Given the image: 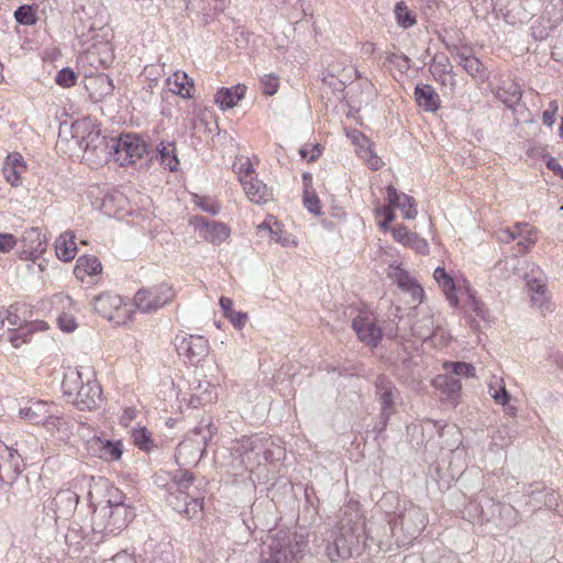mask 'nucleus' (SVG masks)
<instances>
[{
    "label": "nucleus",
    "mask_w": 563,
    "mask_h": 563,
    "mask_svg": "<svg viewBox=\"0 0 563 563\" xmlns=\"http://www.w3.org/2000/svg\"><path fill=\"white\" fill-rule=\"evenodd\" d=\"M386 190L389 207L393 209L398 208L401 210L402 217L405 219L412 220L417 217L418 211L416 208L415 199L411 196L398 191L391 185H389Z\"/></svg>",
    "instance_id": "22"
},
{
    "label": "nucleus",
    "mask_w": 563,
    "mask_h": 563,
    "mask_svg": "<svg viewBox=\"0 0 563 563\" xmlns=\"http://www.w3.org/2000/svg\"><path fill=\"white\" fill-rule=\"evenodd\" d=\"M234 167L236 168V174L239 176L241 184H242V178L250 179L251 177H253L254 168L249 158H245L240 164L235 163Z\"/></svg>",
    "instance_id": "56"
},
{
    "label": "nucleus",
    "mask_w": 563,
    "mask_h": 563,
    "mask_svg": "<svg viewBox=\"0 0 563 563\" xmlns=\"http://www.w3.org/2000/svg\"><path fill=\"white\" fill-rule=\"evenodd\" d=\"M323 81L333 89V92H338L341 95L343 93L346 86V81L339 79L333 75H330L328 78H324Z\"/></svg>",
    "instance_id": "62"
},
{
    "label": "nucleus",
    "mask_w": 563,
    "mask_h": 563,
    "mask_svg": "<svg viewBox=\"0 0 563 563\" xmlns=\"http://www.w3.org/2000/svg\"><path fill=\"white\" fill-rule=\"evenodd\" d=\"M111 139L108 141L99 131L90 132L86 139V151H92L97 154L111 152Z\"/></svg>",
    "instance_id": "39"
},
{
    "label": "nucleus",
    "mask_w": 563,
    "mask_h": 563,
    "mask_svg": "<svg viewBox=\"0 0 563 563\" xmlns=\"http://www.w3.org/2000/svg\"><path fill=\"white\" fill-rule=\"evenodd\" d=\"M521 227H526V223L518 222L514 228H508L499 232L498 240L500 242L509 243L519 238L516 249L514 250V257L506 261V266H510L514 272V276L523 279L526 282V286H528V272L525 269V265L528 262L523 256L528 249V245L526 244L528 238L523 235Z\"/></svg>",
    "instance_id": "8"
},
{
    "label": "nucleus",
    "mask_w": 563,
    "mask_h": 563,
    "mask_svg": "<svg viewBox=\"0 0 563 563\" xmlns=\"http://www.w3.org/2000/svg\"><path fill=\"white\" fill-rule=\"evenodd\" d=\"M25 169V165L10 166L9 164H3L2 173L7 181L16 187L20 184V176Z\"/></svg>",
    "instance_id": "47"
},
{
    "label": "nucleus",
    "mask_w": 563,
    "mask_h": 563,
    "mask_svg": "<svg viewBox=\"0 0 563 563\" xmlns=\"http://www.w3.org/2000/svg\"><path fill=\"white\" fill-rule=\"evenodd\" d=\"M340 521L327 538L325 554L332 561L360 556L366 548L367 531L361 505L349 500L340 510Z\"/></svg>",
    "instance_id": "1"
},
{
    "label": "nucleus",
    "mask_w": 563,
    "mask_h": 563,
    "mask_svg": "<svg viewBox=\"0 0 563 563\" xmlns=\"http://www.w3.org/2000/svg\"><path fill=\"white\" fill-rule=\"evenodd\" d=\"M58 327L64 332L70 333L77 328V323L75 321V318L73 316H69L67 313H63L57 319Z\"/></svg>",
    "instance_id": "59"
},
{
    "label": "nucleus",
    "mask_w": 563,
    "mask_h": 563,
    "mask_svg": "<svg viewBox=\"0 0 563 563\" xmlns=\"http://www.w3.org/2000/svg\"><path fill=\"white\" fill-rule=\"evenodd\" d=\"M188 405L198 408L212 404L217 399L216 387L208 380H197L191 384Z\"/></svg>",
    "instance_id": "23"
},
{
    "label": "nucleus",
    "mask_w": 563,
    "mask_h": 563,
    "mask_svg": "<svg viewBox=\"0 0 563 563\" xmlns=\"http://www.w3.org/2000/svg\"><path fill=\"white\" fill-rule=\"evenodd\" d=\"M192 433L196 437H201L200 439H195L194 440L197 444H201L202 443L203 445H206L208 440H210L212 438V434H213L212 426H211V423L203 424L201 422L199 426H197L192 430Z\"/></svg>",
    "instance_id": "55"
},
{
    "label": "nucleus",
    "mask_w": 563,
    "mask_h": 563,
    "mask_svg": "<svg viewBox=\"0 0 563 563\" xmlns=\"http://www.w3.org/2000/svg\"><path fill=\"white\" fill-rule=\"evenodd\" d=\"M444 368L449 374H453L461 377H474L475 367L465 362H446Z\"/></svg>",
    "instance_id": "43"
},
{
    "label": "nucleus",
    "mask_w": 563,
    "mask_h": 563,
    "mask_svg": "<svg viewBox=\"0 0 563 563\" xmlns=\"http://www.w3.org/2000/svg\"><path fill=\"white\" fill-rule=\"evenodd\" d=\"M352 328L361 342L371 347H376L382 340V329L368 316H357L352 321Z\"/></svg>",
    "instance_id": "21"
},
{
    "label": "nucleus",
    "mask_w": 563,
    "mask_h": 563,
    "mask_svg": "<svg viewBox=\"0 0 563 563\" xmlns=\"http://www.w3.org/2000/svg\"><path fill=\"white\" fill-rule=\"evenodd\" d=\"M545 13L548 19L554 25L555 23L563 20V0H552L545 7Z\"/></svg>",
    "instance_id": "49"
},
{
    "label": "nucleus",
    "mask_w": 563,
    "mask_h": 563,
    "mask_svg": "<svg viewBox=\"0 0 563 563\" xmlns=\"http://www.w3.org/2000/svg\"><path fill=\"white\" fill-rule=\"evenodd\" d=\"M23 460L16 450L0 445V484H12L22 472Z\"/></svg>",
    "instance_id": "18"
},
{
    "label": "nucleus",
    "mask_w": 563,
    "mask_h": 563,
    "mask_svg": "<svg viewBox=\"0 0 563 563\" xmlns=\"http://www.w3.org/2000/svg\"><path fill=\"white\" fill-rule=\"evenodd\" d=\"M558 109H559L558 102L556 101H551L550 104H549V108L543 111V113H542V123L545 126L551 128L554 124Z\"/></svg>",
    "instance_id": "58"
},
{
    "label": "nucleus",
    "mask_w": 563,
    "mask_h": 563,
    "mask_svg": "<svg viewBox=\"0 0 563 563\" xmlns=\"http://www.w3.org/2000/svg\"><path fill=\"white\" fill-rule=\"evenodd\" d=\"M412 333L420 340L427 341L433 336L434 321L431 316H424L412 324Z\"/></svg>",
    "instance_id": "40"
},
{
    "label": "nucleus",
    "mask_w": 563,
    "mask_h": 563,
    "mask_svg": "<svg viewBox=\"0 0 563 563\" xmlns=\"http://www.w3.org/2000/svg\"><path fill=\"white\" fill-rule=\"evenodd\" d=\"M190 224L195 228L200 238L213 245L221 244L230 235V229L227 224L202 216L194 217L190 220Z\"/></svg>",
    "instance_id": "14"
},
{
    "label": "nucleus",
    "mask_w": 563,
    "mask_h": 563,
    "mask_svg": "<svg viewBox=\"0 0 563 563\" xmlns=\"http://www.w3.org/2000/svg\"><path fill=\"white\" fill-rule=\"evenodd\" d=\"M16 245V238L11 233H0V252L9 253Z\"/></svg>",
    "instance_id": "60"
},
{
    "label": "nucleus",
    "mask_w": 563,
    "mask_h": 563,
    "mask_svg": "<svg viewBox=\"0 0 563 563\" xmlns=\"http://www.w3.org/2000/svg\"><path fill=\"white\" fill-rule=\"evenodd\" d=\"M134 517L132 507L100 508L93 518L92 530L103 537L117 536Z\"/></svg>",
    "instance_id": "6"
},
{
    "label": "nucleus",
    "mask_w": 563,
    "mask_h": 563,
    "mask_svg": "<svg viewBox=\"0 0 563 563\" xmlns=\"http://www.w3.org/2000/svg\"><path fill=\"white\" fill-rule=\"evenodd\" d=\"M496 96L508 108L514 110L515 120L517 122L523 120L526 106L525 103H520L522 98V89L518 81L514 79L504 80L501 85L498 86Z\"/></svg>",
    "instance_id": "16"
},
{
    "label": "nucleus",
    "mask_w": 563,
    "mask_h": 563,
    "mask_svg": "<svg viewBox=\"0 0 563 563\" xmlns=\"http://www.w3.org/2000/svg\"><path fill=\"white\" fill-rule=\"evenodd\" d=\"M268 556L264 563H299L303 556L307 542L303 536L279 530L269 536Z\"/></svg>",
    "instance_id": "4"
},
{
    "label": "nucleus",
    "mask_w": 563,
    "mask_h": 563,
    "mask_svg": "<svg viewBox=\"0 0 563 563\" xmlns=\"http://www.w3.org/2000/svg\"><path fill=\"white\" fill-rule=\"evenodd\" d=\"M375 388L380 404V412H383L384 420H386V418H390L395 413L399 391L386 375H379L376 378Z\"/></svg>",
    "instance_id": "20"
},
{
    "label": "nucleus",
    "mask_w": 563,
    "mask_h": 563,
    "mask_svg": "<svg viewBox=\"0 0 563 563\" xmlns=\"http://www.w3.org/2000/svg\"><path fill=\"white\" fill-rule=\"evenodd\" d=\"M262 91L264 95L273 96L279 87V79L274 74L264 75L261 79Z\"/></svg>",
    "instance_id": "53"
},
{
    "label": "nucleus",
    "mask_w": 563,
    "mask_h": 563,
    "mask_svg": "<svg viewBox=\"0 0 563 563\" xmlns=\"http://www.w3.org/2000/svg\"><path fill=\"white\" fill-rule=\"evenodd\" d=\"M242 186L249 199L254 203H265L272 197L271 189L257 178H242Z\"/></svg>",
    "instance_id": "30"
},
{
    "label": "nucleus",
    "mask_w": 563,
    "mask_h": 563,
    "mask_svg": "<svg viewBox=\"0 0 563 563\" xmlns=\"http://www.w3.org/2000/svg\"><path fill=\"white\" fill-rule=\"evenodd\" d=\"M109 155L121 166L135 164L150 155L148 145L136 134H122L111 139Z\"/></svg>",
    "instance_id": "5"
},
{
    "label": "nucleus",
    "mask_w": 563,
    "mask_h": 563,
    "mask_svg": "<svg viewBox=\"0 0 563 563\" xmlns=\"http://www.w3.org/2000/svg\"><path fill=\"white\" fill-rule=\"evenodd\" d=\"M101 262L95 255H82L78 257L74 273L77 278L84 279L86 275H97L101 273Z\"/></svg>",
    "instance_id": "36"
},
{
    "label": "nucleus",
    "mask_w": 563,
    "mask_h": 563,
    "mask_svg": "<svg viewBox=\"0 0 563 563\" xmlns=\"http://www.w3.org/2000/svg\"><path fill=\"white\" fill-rule=\"evenodd\" d=\"M433 386L440 389L446 396V399L451 401L459 398L462 389L461 382L449 374L438 375L433 379Z\"/></svg>",
    "instance_id": "34"
},
{
    "label": "nucleus",
    "mask_w": 563,
    "mask_h": 563,
    "mask_svg": "<svg viewBox=\"0 0 563 563\" xmlns=\"http://www.w3.org/2000/svg\"><path fill=\"white\" fill-rule=\"evenodd\" d=\"M430 71L435 80L444 82L443 77L450 73L449 58L443 56L439 59L434 58L430 65Z\"/></svg>",
    "instance_id": "45"
},
{
    "label": "nucleus",
    "mask_w": 563,
    "mask_h": 563,
    "mask_svg": "<svg viewBox=\"0 0 563 563\" xmlns=\"http://www.w3.org/2000/svg\"><path fill=\"white\" fill-rule=\"evenodd\" d=\"M446 49L456 63L462 66L465 71L473 78L484 79L486 71L483 63L472 54V51L467 47H459L455 44H449L444 42Z\"/></svg>",
    "instance_id": "19"
},
{
    "label": "nucleus",
    "mask_w": 563,
    "mask_h": 563,
    "mask_svg": "<svg viewBox=\"0 0 563 563\" xmlns=\"http://www.w3.org/2000/svg\"><path fill=\"white\" fill-rule=\"evenodd\" d=\"M555 307L547 275L539 266H530V308L545 317L553 313Z\"/></svg>",
    "instance_id": "7"
},
{
    "label": "nucleus",
    "mask_w": 563,
    "mask_h": 563,
    "mask_svg": "<svg viewBox=\"0 0 563 563\" xmlns=\"http://www.w3.org/2000/svg\"><path fill=\"white\" fill-rule=\"evenodd\" d=\"M246 92V86L238 84L230 88L222 87L214 95V102L222 109H232L242 100Z\"/></svg>",
    "instance_id": "27"
},
{
    "label": "nucleus",
    "mask_w": 563,
    "mask_h": 563,
    "mask_svg": "<svg viewBox=\"0 0 563 563\" xmlns=\"http://www.w3.org/2000/svg\"><path fill=\"white\" fill-rule=\"evenodd\" d=\"M104 563H136L135 559L125 551L119 552Z\"/></svg>",
    "instance_id": "64"
},
{
    "label": "nucleus",
    "mask_w": 563,
    "mask_h": 563,
    "mask_svg": "<svg viewBox=\"0 0 563 563\" xmlns=\"http://www.w3.org/2000/svg\"><path fill=\"white\" fill-rule=\"evenodd\" d=\"M303 206L312 214H321L320 199L317 194L310 189L303 190Z\"/></svg>",
    "instance_id": "46"
},
{
    "label": "nucleus",
    "mask_w": 563,
    "mask_h": 563,
    "mask_svg": "<svg viewBox=\"0 0 563 563\" xmlns=\"http://www.w3.org/2000/svg\"><path fill=\"white\" fill-rule=\"evenodd\" d=\"M78 503L77 493L69 488L59 489L54 497L43 504V512L49 520L57 522L58 519H68L73 516Z\"/></svg>",
    "instance_id": "12"
},
{
    "label": "nucleus",
    "mask_w": 563,
    "mask_h": 563,
    "mask_svg": "<svg viewBox=\"0 0 563 563\" xmlns=\"http://www.w3.org/2000/svg\"><path fill=\"white\" fill-rule=\"evenodd\" d=\"M25 258L37 257L45 250V236L38 228H30L22 235Z\"/></svg>",
    "instance_id": "28"
},
{
    "label": "nucleus",
    "mask_w": 563,
    "mask_h": 563,
    "mask_svg": "<svg viewBox=\"0 0 563 563\" xmlns=\"http://www.w3.org/2000/svg\"><path fill=\"white\" fill-rule=\"evenodd\" d=\"M394 13L397 24L402 29H409L417 23L415 12L409 10L404 1L396 3Z\"/></svg>",
    "instance_id": "38"
},
{
    "label": "nucleus",
    "mask_w": 563,
    "mask_h": 563,
    "mask_svg": "<svg viewBox=\"0 0 563 563\" xmlns=\"http://www.w3.org/2000/svg\"><path fill=\"white\" fill-rule=\"evenodd\" d=\"M19 308L16 305H11L7 310L4 317V321L8 320V322L13 327H21L26 322L19 316Z\"/></svg>",
    "instance_id": "57"
},
{
    "label": "nucleus",
    "mask_w": 563,
    "mask_h": 563,
    "mask_svg": "<svg viewBox=\"0 0 563 563\" xmlns=\"http://www.w3.org/2000/svg\"><path fill=\"white\" fill-rule=\"evenodd\" d=\"M14 19L21 25H34L37 22L36 12L30 4H22L14 11Z\"/></svg>",
    "instance_id": "42"
},
{
    "label": "nucleus",
    "mask_w": 563,
    "mask_h": 563,
    "mask_svg": "<svg viewBox=\"0 0 563 563\" xmlns=\"http://www.w3.org/2000/svg\"><path fill=\"white\" fill-rule=\"evenodd\" d=\"M413 97L417 104L426 112H437L441 107L439 93L429 84L416 85Z\"/></svg>",
    "instance_id": "24"
},
{
    "label": "nucleus",
    "mask_w": 563,
    "mask_h": 563,
    "mask_svg": "<svg viewBox=\"0 0 563 563\" xmlns=\"http://www.w3.org/2000/svg\"><path fill=\"white\" fill-rule=\"evenodd\" d=\"M134 444L144 452H150L154 448L151 432L146 428H139L132 431Z\"/></svg>",
    "instance_id": "41"
},
{
    "label": "nucleus",
    "mask_w": 563,
    "mask_h": 563,
    "mask_svg": "<svg viewBox=\"0 0 563 563\" xmlns=\"http://www.w3.org/2000/svg\"><path fill=\"white\" fill-rule=\"evenodd\" d=\"M175 345L178 354L186 356L192 363L200 362L209 352V342L201 335H176Z\"/></svg>",
    "instance_id": "15"
},
{
    "label": "nucleus",
    "mask_w": 563,
    "mask_h": 563,
    "mask_svg": "<svg viewBox=\"0 0 563 563\" xmlns=\"http://www.w3.org/2000/svg\"><path fill=\"white\" fill-rule=\"evenodd\" d=\"M201 481L197 483L194 473L187 470H177L169 479L165 500L175 511L186 519H194L203 509L205 490Z\"/></svg>",
    "instance_id": "2"
},
{
    "label": "nucleus",
    "mask_w": 563,
    "mask_h": 563,
    "mask_svg": "<svg viewBox=\"0 0 563 563\" xmlns=\"http://www.w3.org/2000/svg\"><path fill=\"white\" fill-rule=\"evenodd\" d=\"M87 450L91 456L104 462H117L122 457L123 443L120 440L114 441L95 435L87 441Z\"/></svg>",
    "instance_id": "17"
},
{
    "label": "nucleus",
    "mask_w": 563,
    "mask_h": 563,
    "mask_svg": "<svg viewBox=\"0 0 563 563\" xmlns=\"http://www.w3.org/2000/svg\"><path fill=\"white\" fill-rule=\"evenodd\" d=\"M388 276L405 291L411 292L415 299L421 298L423 289L416 280L409 275L407 271L400 266H389Z\"/></svg>",
    "instance_id": "26"
},
{
    "label": "nucleus",
    "mask_w": 563,
    "mask_h": 563,
    "mask_svg": "<svg viewBox=\"0 0 563 563\" xmlns=\"http://www.w3.org/2000/svg\"><path fill=\"white\" fill-rule=\"evenodd\" d=\"M155 157L158 159L159 165L169 172H177L179 167V159L176 154L175 142L162 141L157 144L155 150Z\"/></svg>",
    "instance_id": "29"
},
{
    "label": "nucleus",
    "mask_w": 563,
    "mask_h": 563,
    "mask_svg": "<svg viewBox=\"0 0 563 563\" xmlns=\"http://www.w3.org/2000/svg\"><path fill=\"white\" fill-rule=\"evenodd\" d=\"M74 239L73 233L64 232L55 242L56 255L63 262H69L76 256L77 246Z\"/></svg>",
    "instance_id": "35"
},
{
    "label": "nucleus",
    "mask_w": 563,
    "mask_h": 563,
    "mask_svg": "<svg viewBox=\"0 0 563 563\" xmlns=\"http://www.w3.org/2000/svg\"><path fill=\"white\" fill-rule=\"evenodd\" d=\"M19 415L32 424H43L57 430L60 429L63 419L54 404L43 400H29L24 407L20 408Z\"/></svg>",
    "instance_id": "10"
},
{
    "label": "nucleus",
    "mask_w": 563,
    "mask_h": 563,
    "mask_svg": "<svg viewBox=\"0 0 563 563\" xmlns=\"http://www.w3.org/2000/svg\"><path fill=\"white\" fill-rule=\"evenodd\" d=\"M264 445H265L264 438L256 435V437L247 439L242 446L245 449V452L251 451V452H254L256 455H260V453H263L265 460L267 461L268 460V457L266 456L267 450L264 448Z\"/></svg>",
    "instance_id": "52"
},
{
    "label": "nucleus",
    "mask_w": 563,
    "mask_h": 563,
    "mask_svg": "<svg viewBox=\"0 0 563 563\" xmlns=\"http://www.w3.org/2000/svg\"><path fill=\"white\" fill-rule=\"evenodd\" d=\"M378 213L384 216V220L379 223L383 230H387L389 224L395 220V212L391 207L385 206L377 210Z\"/></svg>",
    "instance_id": "63"
},
{
    "label": "nucleus",
    "mask_w": 563,
    "mask_h": 563,
    "mask_svg": "<svg viewBox=\"0 0 563 563\" xmlns=\"http://www.w3.org/2000/svg\"><path fill=\"white\" fill-rule=\"evenodd\" d=\"M225 318L230 320V322L233 324L235 329H242L246 323L247 314L242 311L233 310Z\"/></svg>",
    "instance_id": "61"
},
{
    "label": "nucleus",
    "mask_w": 563,
    "mask_h": 563,
    "mask_svg": "<svg viewBox=\"0 0 563 563\" xmlns=\"http://www.w3.org/2000/svg\"><path fill=\"white\" fill-rule=\"evenodd\" d=\"M391 233H393V238L405 244V245H409L411 244L413 241H417L418 240V236L417 234L415 233H409L407 228L405 225H397V227H394L391 229Z\"/></svg>",
    "instance_id": "51"
},
{
    "label": "nucleus",
    "mask_w": 563,
    "mask_h": 563,
    "mask_svg": "<svg viewBox=\"0 0 563 563\" xmlns=\"http://www.w3.org/2000/svg\"><path fill=\"white\" fill-rule=\"evenodd\" d=\"M44 324L43 321L24 322L23 325L9 330L8 340L18 349L23 343L29 342L34 332L44 330Z\"/></svg>",
    "instance_id": "31"
},
{
    "label": "nucleus",
    "mask_w": 563,
    "mask_h": 563,
    "mask_svg": "<svg viewBox=\"0 0 563 563\" xmlns=\"http://www.w3.org/2000/svg\"><path fill=\"white\" fill-rule=\"evenodd\" d=\"M77 76L75 71L69 67L62 68L55 78L58 86L63 88H70L76 85Z\"/></svg>",
    "instance_id": "50"
},
{
    "label": "nucleus",
    "mask_w": 563,
    "mask_h": 563,
    "mask_svg": "<svg viewBox=\"0 0 563 563\" xmlns=\"http://www.w3.org/2000/svg\"><path fill=\"white\" fill-rule=\"evenodd\" d=\"M435 282L442 287V290L452 307L459 306V297L456 295V287L453 278L446 273L443 267H437L433 272Z\"/></svg>",
    "instance_id": "33"
},
{
    "label": "nucleus",
    "mask_w": 563,
    "mask_h": 563,
    "mask_svg": "<svg viewBox=\"0 0 563 563\" xmlns=\"http://www.w3.org/2000/svg\"><path fill=\"white\" fill-rule=\"evenodd\" d=\"M428 523L427 514L418 506L409 504L396 517L389 521L390 530L400 528L405 533L404 543L417 538Z\"/></svg>",
    "instance_id": "9"
},
{
    "label": "nucleus",
    "mask_w": 563,
    "mask_h": 563,
    "mask_svg": "<svg viewBox=\"0 0 563 563\" xmlns=\"http://www.w3.org/2000/svg\"><path fill=\"white\" fill-rule=\"evenodd\" d=\"M64 394L71 399L79 410L97 409L102 402V389L99 383L87 371L69 368L62 383Z\"/></svg>",
    "instance_id": "3"
},
{
    "label": "nucleus",
    "mask_w": 563,
    "mask_h": 563,
    "mask_svg": "<svg viewBox=\"0 0 563 563\" xmlns=\"http://www.w3.org/2000/svg\"><path fill=\"white\" fill-rule=\"evenodd\" d=\"M91 305L96 313L118 324L125 322L130 312L122 297L112 292L99 294L93 297Z\"/></svg>",
    "instance_id": "13"
},
{
    "label": "nucleus",
    "mask_w": 563,
    "mask_h": 563,
    "mask_svg": "<svg viewBox=\"0 0 563 563\" xmlns=\"http://www.w3.org/2000/svg\"><path fill=\"white\" fill-rule=\"evenodd\" d=\"M175 296V291L167 284H159L148 288H141L134 295L133 301L142 313L155 312L167 305Z\"/></svg>",
    "instance_id": "11"
},
{
    "label": "nucleus",
    "mask_w": 563,
    "mask_h": 563,
    "mask_svg": "<svg viewBox=\"0 0 563 563\" xmlns=\"http://www.w3.org/2000/svg\"><path fill=\"white\" fill-rule=\"evenodd\" d=\"M80 528H70L65 536L66 544L75 552H79L84 549L85 539L80 536Z\"/></svg>",
    "instance_id": "48"
},
{
    "label": "nucleus",
    "mask_w": 563,
    "mask_h": 563,
    "mask_svg": "<svg viewBox=\"0 0 563 563\" xmlns=\"http://www.w3.org/2000/svg\"><path fill=\"white\" fill-rule=\"evenodd\" d=\"M530 507L534 510L542 507L552 508L558 506L559 495L552 488H547L541 483L530 485Z\"/></svg>",
    "instance_id": "25"
},
{
    "label": "nucleus",
    "mask_w": 563,
    "mask_h": 563,
    "mask_svg": "<svg viewBox=\"0 0 563 563\" xmlns=\"http://www.w3.org/2000/svg\"><path fill=\"white\" fill-rule=\"evenodd\" d=\"M488 393L498 405L506 406L510 400V395L506 389L503 378L496 375L492 376L488 383Z\"/></svg>",
    "instance_id": "37"
},
{
    "label": "nucleus",
    "mask_w": 563,
    "mask_h": 563,
    "mask_svg": "<svg viewBox=\"0 0 563 563\" xmlns=\"http://www.w3.org/2000/svg\"><path fill=\"white\" fill-rule=\"evenodd\" d=\"M386 62L393 64L401 73L410 68V58L404 54L390 53L387 55Z\"/></svg>",
    "instance_id": "54"
},
{
    "label": "nucleus",
    "mask_w": 563,
    "mask_h": 563,
    "mask_svg": "<svg viewBox=\"0 0 563 563\" xmlns=\"http://www.w3.org/2000/svg\"><path fill=\"white\" fill-rule=\"evenodd\" d=\"M125 494L117 487H110L107 489V504L101 508H119L130 507L125 504Z\"/></svg>",
    "instance_id": "44"
},
{
    "label": "nucleus",
    "mask_w": 563,
    "mask_h": 563,
    "mask_svg": "<svg viewBox=\"0 0 563 563\" xmlns=\"http://www.w3.org/2000/svg\"><path fill=\"white\" fill-rule=\"evenodd\" d=\"M166 86L170 92L181 98L189 99L192 97L190 90L194 87V81L185 71H175L172 77L166 79Z\"/></svg>",
    "instance_id": "32"
}]
</instances>
